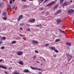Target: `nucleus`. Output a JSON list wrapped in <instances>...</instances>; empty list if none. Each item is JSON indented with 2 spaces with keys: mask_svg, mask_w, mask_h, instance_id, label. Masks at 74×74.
Wrapping results in <instances>:
<instances>
[{
  "mask_svg": "<svg viewBox=\"0 0 74 74\" xmlns=\"http://www.w3.org/2000/svg\"><path fill=\"white\" fill-rule=\"evenodd\" d=\"M74 10L73 9H70L68 11V12L69 15H72V14L74 12Z\"/></svg>",
  "mask_w": 74,
  "mask_h": 74,
  "instance_id": "obj_1",
  "label": "nucleus"
},
{
  "mask_svg": "<svg viewBox=\"0 0 74 74\" xmlns=\"http://www.w3.org/2000/svg\"><path fill=\"white\" fill-rule=\"evenodd\" d=\"M30 67L32 69V70H40V71H41V70L42 71V69H38L37 67H33L32 66H30Z\"/></svg>",
  "mask_w": 74,
  "mask_h": 74,
  "instance_id": "obj_2",
  "label": "nucleus"
},
{
  "mask_svg": "<svg viewBox=\"0 0 74 74\" xmlns=\"http://www.w3.org/2000/svg\"><path fill=\"white\" fill-rule=\"evenodd\" d=\"M55 3V1H53L49 3V4H48L47 5V6H48V7L51 6L53 5V4H54Z\"/></svg>",
  "mask_w": 74,
  "mask_h": 74,
  "instance_id": "obj_3",
  "label": "nucleus"
},
{
  "mask_svg": "<svg viewBox=\"0 0 74 74\" xmlns=\"http://www.w3.org/2000/svg\"><path fill=\"white\" fill-rule=\"evenodd\" d=\"M35 19H30L29 20L30 22H31L32 23H34L35 22Z\"/></svg>",
  "mask_w": 74,
  "mask_h": 74,
  "instance_id": "obj_4",
  "label": "nucleus"
},
{
  "mask_svg": "<svg viewBox=\"0 0 74 74\" xmlns=\"http://www.w3.org/2000/svg\"><path fill=\"white\" fill-rule=\"evenodd\" d=\"M0 68H2V69H4L5 70H7V67L4 66H3V65H0Z\"/></svg>",
  "mask_w": 74,
  "mask_h": 74,
  "instance_id": "obj_5",
  "label": "nucleus"
},
{
  "mask_svg": "<svg viewBox=\"0 0 74 74\" xmlns=\"http://www.w3.org/2000/svg\"><path fill=\"white\" fill-rule=\"evenodd\" d=\"M57 23L58 24H59V23H61V22H62V20L57 19Z\"/></svg>",
  "mask_w": 74,
  "mask_h": 74,
  "instance_id": "obj_6",
  "label": "nucleus"
},
{
  "mask_svg": "<svg viewBox=\"0 0 74 74\" xmlns=\"http://www.w3.org/2000/svg\"><path fill=\"white\" fill-rule=\"evenodd\" d=\"M24 73H31V72H30L27 69L24 70Z\"/></svg>",
  "mask_w": 74,
  "mask_h": 74,
  "instance_id": "obj_7",
  "label": "nucleus"
},
{
  "mask_svg": "<svg viewBox=\"0 0 74 74\" xmlns=\"http://www.w3.org/2000/svg\"><path fill=\"white\" fill-rule=\"evenodd\" d=\"M3 6H4V3L2 4V3H0V8H3Z\"/></svg>",
  "mask_w": 74,
  "mask_h": 74,
  "instance_id": "obj_8",
  "label": "nucleus"
},
{
  "mask_svg": "<svg viewBox=\"0 0 74 74\" xmlns=\"http://www.w3.org/2000/svg\"><path fill=\"white\" fill-rule=\"evenodd\" d=\"M69 3L67 2H65L63 3L62 5H64L65 6H66V5H69Z\"/></svg>",
  "mask_w": 74,
  "mask_h": 74,
  "instance_id": "obj_9",
  "label": "nucleus"
},
{
  "mask_svg": "<svg viewBox=\"0 0 74 74\" xmlns=\"http://www.w3.org/2000/svg\"><path fill=\"white\" fill-rule=\"evenodd\" d=\"M1 41H3V40H5V39H6V38L5 37H1Z\"/></svg>",
  "mask_w": 74,
  "mask_h": 74,
  "instance_id": "obj_10",
  "label": "nucleus"
},
{
  "mask_svg": "<svg viewBox=\"0 0 74 74\" xmlns=\"http://www.w3.org/2000/svg\"><path fill=\"white\" fill-rule=\"evenodd\" d=\"M22 18H23V15H20L19 16V21H20V20H21V19Z\"/></svg>",
  "mask_w": 74,
  "mask_h": 74,
  "instance_id": "obj_11",
  "label": "nucleus"
},
{
  "mask_svg": "<svg viewBox=\"0 0 74 74\" xmlns=\"http://www.w3.org/2000/svg\"><path fill=\"white\" fill-rule=\"evenodd\" d=\"M50 48L51 50H54V51H55V50L56 49V48L55 47H50Z\"/></svg>",
  "mask_w": 74,
  "mask_h": 74,
  "instance_id": "obj_12",
  "label": "nucleus"
},
{
  "mask_svg": "<svg viewBox=\"0 0 74 74\" xmlns=\"http://www.w3.org/2000/svg\"><path fill=\"white\" fill-rule=\"evenodd\" d=\"M32 42L34 43H35V44H38V41H36V40H32Z\"/></svg>",
  "mask_w": 74,
  "mask_h": 74,
  "instance_id": "obj_13",
  "label": "nucleus"
},
{
  "mask_svg": "<svg viewBox=\"0 0 74 74\" xmlns=\"http://www.w3.org/2000/svg\"><path fill=\"white\" fill-rule=\"evenodd\" d=\"M62 11L60 10H58L57 11V12L56 13V14H58V13H60V12Z\"/></svg>",
  "mask_w": 74,
  "mask_h": 74,
  "instance_id": "obj_14",
  "label": "nucleus"
},
{
  "mask_svg": "<svg viewBox=\"0 0 74 74\" xmlns=\"http://www.w3.org/2000/svg\"><path fill=\"white\" fill-rule=\"evenodd\" d=\"M7 14V12H3L2 14V15L3 16H5Z\"/></svg>",
  "mask_w": 74,
  "mask_h": 74,
  "instance_id": "obj_15",
  "label": "nucleus"
},
{
  "mask_svg": "<svg viewBox=\"0 0 74 74\" xmlns=\"http://www.w3.org/2000/svg\"><path fill=\"white\" fill-rule=\"evenodd\" d=\"M66 45H68L69 46H71V43L69 42H67L66 43Z\"/></svg>",
  "mask_w": 74,
  "mask_h": 74,
  "instance_id": "obj_16",
  "label": "nucleus"
},
{
  "mask_svg": "<svg viewBox=\"0 0 74 74\" xmlns=\"http://www.w3.org/2000/svg\"><path fill=\"white\" fill-rule=\"evenodd\" d=\"M19 64H21V65H23V62L22 61H20L19 62Z\"/></svg>",
  "mask_w": 74,
  "mask_h": 74,
  "instance_id": "obj_17",
  "label": "nucleus"
},
{
  "mask_svg": "<svg viewBox=\"0 0 74 74\" xmlns=\"http://www.w3.org/2000/svg\"><path fill=\"white\" fill-rule=\"evenodd\" d=\"M23 54V52L22 51H19V55H22Z\"/></svg>",
  "mask_w": 74,
  "mask_h": 74,
  "instance_id": "obj_18",
  "label": "nucleus"
},
{
  "mask_svg": "<svg viewBox=\"0 0 74 74\" xmlns=\"http://www.w3.org/2000/svg\"><path fill=\"white\" fill-rule=\"evenodd\" d=\"M8 7H10V9H11V10H12V9L14 10V9H15V6H14V7H12V8H11V6H9Z\"/></svg>",
  "mask_w": 74,
  "mask_h": 74,
  "instance_id": "obj_19",
  "label": "nucleus"
},
{
  "mask_svg": "<svg viewBox=\"0 0 74 74\" xmlns=\"http://www.w3.org/2000/svg\"><path fill=\"white\" fill-rule=\"evenodd\" d=\"M7 15H6L5 16V17H3V19L4 20H7Z\"/></svg>",
  "mask_w": 74,
  "mask_h": 74,
  "instance_id": "obj_20",
  "label": "nucleus"
},
{
  "mask_svg": "<svg viewBox=\"0 0 74 74\" xmlns=\"http://www.w3.org/2000/svg\"><path fill=\"white\" fill-rule=\"evenodd\" d=\"M16 41H13L11 42V44H15V43H16Z\"/></svg>",
  "mask_w": 74,
  "mask_h": 74,
  "instance_id": "obj_21",
  "label": "nucleus"
},
{
  "mask_svg": "<svg viewBox=\"0 0 74 74\" xmlns=\"http://www.w3.org/2000/svg\"><path fill=\"white\" fill-rule=\"evenodd\" d=\"M60 41V39H56L55 40L56 42H58V41Z\"/></svg>",
  "mask_w": 74,
  "mask_h": 74,
  "instance_id": "obj_22",
  "label": "nucleus"
},
{
  "mask_svg": "<svg viewBox=\"0 0 74 74\" xmlns=\"http://www.w3.org/2000/svg\"><path fill=\"white\" fill-rule=\"evenodd\" d=\"M58 7V5H57L54 7V9H56V8H57V7Z\"/></svg>",
  "mask_w": 74,
  "mask_h": 74,
  "instance_id": "obj_23",
  "label": "nucleus"
},
{
  "mask_svg": "<svg viewBox=\"0 0 74 74\" xmlns=\"http://www.w3.org/2000/svg\"><path fill=\"white\" fill-rule=\"evenodd\" d=\"M14 74H19V72L15 71L14 72Z\"/></svg>",
  "mask_w": 74,
  "mask_h": 74,
  "instance_id": "obj_24",
  "label": "nucleus"
},
{
  "mask_svg": "<svg viewBox=\"0 0 74 74\" xmlns=\"http://www.w3.org/2000/svg\"><path fill=\"white\" fill-rule=\"evenodd\" d=\"M64 0H60V4H62L63 3Z\"/></svg>",
  "mask_w": 74,
  "mask_h": 74,
  "instance_id": "obj_25",
  "label": "nucleus"
},
{
  "mask_svg": "<svg viewBox=\"0 0 74 74\" xmlns=\"http://www.w3.org/2000/svg\"><path fill=\"white\" fill-rule=\"evenodd\" d=\"M54 51L55 52H56V53H58V52H59V51H58V50H57L56 49L54 50Z\"/></svg>",
  "mask_w": 74,
  "mask_h": 74,
  "instance_id": "obj_26",
  "label": "nucleus"
},
{
  "mask_svg": "<svg viewBox=\"0 0 74 74\" xmlns=\"http://www.w3.org/2000/svg\"><path fill=\"white\" fill-rule=\"evenodd\" d=\"M59 30H60V31L61 32V33H64V31H63L62 30H61V29H59Z\"/></svg>",
  "mask_w": 74,
  "mask_h": 74,
  "instance_id": "obj_27",
  "label": "nucleus"
},
{
  "mask_svg": "<svg viewBox=\"0 0 74 74\" xmlns=\"http://www.w3.org/2000/svg\"><path fill=\"white\" fill-rule=\"evenodd\" d=\"M45 45L46 47H48L49 45V43H47L45 44Z\"/></svg>",
  "mask_w": 74,
  "mask_h": 74,
  "instance_id": "obj_28",
  "label": "nucleus"
},
{
  "mask_svg": "<svg viewBox=\"0 0 74 74\" xmlns=\"http://www.w3.org/2000/svg\"><path fill=\"white\" fill-rule=\"evenodd\" d=\"M40 10H44V8H40L39 9Z\"/></svg>",
  "mask_w": 74,
  "mask_h": 74,
  "instance_id": "obj_29",
  "label": "nucleus"
},
{
  "mask_svg": "<svg viewBox=\"0 0 74 74\" xmlns=\"http://www.w3.org/2000/svg\"><path fill=\"white\" fill-rule=\"evenodd\" d=\"M24 25H25V24L24 23H21L20 25V26H24Z\"/></svg>",
  "mask_w": 74,
  "mask_h": 74,
  "instance_id": "obj_30",
  "label": "nucleus"
},
{
  "mask_svg": "<svg viewBox=\"0 0 74 74\" xmlns=\"http://www.w3.org/2000/svg\"><path fill=\"white\" fill-rule=\"evenodd\" d=\"M5 48V47H4V46H2L1 47V49H4Z\"/></svg>",
  "mask_w": 74,
  "mask_h": 74,
  "instance_id": "obj_31",
  "label": "nucleus"
},
{
  "mask_svg": "<svg viewBox=\"0 0 74 74\" xmlns=\"http://www.w3.org/2000/svg\"><path fill=\"white\" fill-rule=\"evenodd\" d=\"M49 12H46V14H47V15H49Z\"/></svg>",
  "mask_w": 74,
  "mask_h": 74,
  "instance_id": "obj_32",
  "label": "nucleus"
},
{
  "mask_svg": "<svg viewBox=\"0 0 74 74\" xmlns=\"http://www.w3.org/2000/svg\"><path fill=\"white\" fill-rule=\"evenodd\" d=\"M19 35H20V36H21V37H24V36H25V35H24L20 34Z\"/></svg>",
  "mask_w": 74,
  "mask_h": 74,
  "instance_id": "obj_33",
  "label": "nucleus"
},
{
  "mask_svg": "<svg viewBox=\"0 0 74 74\" xmlns=\"http://www.w3.org/2000/svg\"><path fill=\"white\" fill-rule=\"evenodd\" d=\"M23 7L24 8H27V6L26 5H23Z\"/></svg>",
  "mask_w": 74,
  "mask_h": 74,
  "instance_id": "obj_34",
  "label": "nucleus"
},
{
  "mask_svg": "<svg viewBox=\"0 0 74 74\" xmlns=\"http://www.w3.org/2000/svg\"><path fill=\"white\" fill-rule=\"evenodd\" d=\"M49 0H45V1L43 2V3H46L47 1H48Z\"/></svg>",
  "mask_w": 74,
  "mask_h": 74,
  "instance_id": "obj_35",
  "label": "nucleus"
},
{
  "mask_svg": "<svg viewBox=\"0 0 74 74\" xmlns=\"http://www.w3.org/2000/svg\"><path fill=\"white\" fill-rule=\"evenodd\" d=\"M35 52L36 53H38V51L37 50H36L35 51Z\"/></svg>",
  "mask_w": 74,
  "mask_h": 74,
  "instance_id": "obj_36",
  "label": "nucleus"
},
{
  "mask_svg": "<svg viewBox=\"0 0 74 74\" xmlns=\"http://www.w3.org/2000/svg\"><path fill=\"white\" fill-rule=\"evenodd\" d=\"M10 4H12V0H10Z\"/></svg>",
  "mask_w": 74,
  "mask_h": 74,
  "instance_id": "obj_37",
  "label": "nucleus"
},
{
  "mask_svg": "<svg viewBox=\"0 0 74 74\" xmlns=\"http://www.w3.org/2000/svg\"><path fill=\"white\" fill-rule=\"evenodd\" d=\"M27 0H21V1H24V2H25Z\"/></svg>",
  "mask_w": 74,
  "mask_h": 74,
  "instance_id": "obj_38",
  "label": "nucleus"
},
{
  "mask_svg": "<svg viewBox=\"0 0 74 74\" xmlns=\"http://www.w3.org/2000/svg\"><path fill=\"white\" fill-rule=\"evenodd\" d=\"M69 57L71 58H73V56L71 55H69Z\"/></svg>",
  "mask_w": 74,
  "mask_h": 74,
  "instance_id": "obj_39",
  "label": "nucleus"
},
{
  "mask_svg": "<svg viewBox=\"0 0 74 74\" xmlns=\"http://www.w3.org/2000/svg\"><path fill=\"white\" fill-rule=\"evenodd\" d=\"M36 26H37V27H40V25H36Z\"/></svg>",
  "mask_w": 74,
  "mask_h": 74,
  "instance_id": "obj_40",
  "label": "nucleus"
},
{
  "mask_svg": "<svg viewBox=\"0 0 74 74\" xmlns=\"http://www.w3.org/2000/svg\"><path fill=\"white\" fill-rule=\"evenodd\" d=\"M20 30H23V29L22 28V27H20Z\"/></svg>",
  "mask_w": 74,
  "mask_h": 74,
  "instance_id": "obj_41",
  "label": "nucleus"
},
{
  "mask_svg": "<svg viewBox=\"0 0 74 74\" xmlns=\"http://www.w3.org/2000/svg\"><path fill=\"white\" fill-rule=\"evenodd\" d=\"M66 56L67 57H69V56H70V55H69V54H67Z\"/></svg>",
  "mask_w": 74,
  "mask_h": 74,
  "instance_id": "obj_42",
  "label": "nucleus"
},
{
  "mask_svg": "<svg viewBox=\"0 0 74 74\" xmlns=\"http://www.w3.org/2000/svg\"><path fill=\"white\" fill-rule=\"evenodd\" d=\"M36 58H37V57H36V56H34V59H36Z\"/></svg>",
  "mask_w": 74,
  "mask_h": 74,
  "instance_id": "obj_43",
  "label": "nucleus"
},
{
  "mask_svg": "<svg viewBox=\"0 0 74 74\" xmlns=\"http://www.w3.org/2000/svg\"><path fill=\"white\" fill-rule=\"evenodd\" d=\"M2 60H3L0 59V62H2Z\"/></svg>",
  "mask_w": 74,
  "mask_h": 74,
  "instance_id": "obj_44",
  "label": "nucleus"
},
{
  "mask_svg": "<svg viewBox=\"0 0 74 74\" xmlns=\"http://www.w3.org/2000/svg\"><path fill=\"white\" fill-rule=\"evenodd\" d=\"M27 30H28V31H30V29H27Z\"/></svg>",
  "mask_w": 74,
  "mask_h": 74,
  "instance_id": "obj_45",
  "label": "nucleus"
},
{
  "mask_svg": "<svg viewBox=\"0 0 74 74\" xmlns=\"http://www.w3.org/2000/svg\"><path fill=\"white\" fill-rule=\"evenodd\" d=\"M44 11H43L42 12V14H44Z\"/></svg>",
  "mask_w": 74,
  "mask_h": 74,
  "instance_id": "obj_46",
  "label": "nucleus"
},
{
  "mask_svg": "<svg viewBox=\"0 0 74 74\" xmlns=\"http://www.w3.org/2000/svg\"><path fill=\"white\" fill-rule=\"evenodd\" d=\"M4 73H5V74H7V72L5 71H4Z\"/></svg>",
  "mask_w": 74,
  "mask_h": 74,
  "instance_id": "obj_47",
  "label": "nucleus"
},
{
  "mask_svg": "<svg viewBox=\"0 0 74 74\" xmlns=\"http://www.w3.org/2000/svg\"><path fill=\"white\" fill-rule=\"evenodd\" d=\"M40 0L42 1V2H43V1H44V0Z\"/></svg>",
  "mask_w": 74,
  "mask_h": 74,
  "instance_id": "obj_48",
  "label": "nucleus"
},
{
  "mask_svg": "<svg viewBox=\"0 0 74 74\" xmlns=\"http://www.w3.org/2000/svg\"><path fill=\"white\" fill-rule=\"evenodd\" d=\"M67 48L68 49H70V47H67Z\"/></svg>",
  "mask_w": 74,
  "mask_h": 74,
  "instance_id": "obj_49",
  "label": "nucleus"
},
{
  "mask_svg": "<svg viewBox=\"0 0 74 74\" xmlns=\"http://www.w3.org/2000/svg\"><path fill=\"white\" fill-rule=\"evenodd\" d=\"M60 74H62V72H60Z\"/></svg>",
  "mask_w": 74,
  "mask_h": 74,
  "instance_id": "obj_50",
  "label": "nucleus"
},
{
  "mask_svg": "<svg viewBox=\"0 0 74 74\" xmlns=\"http://www.w3.org/2000/svg\"><path fill=\"white\" fill-rule=\"evenodd\" d=\"M1 43H3V42H0V44H1Z\"/></svg>",
  "mask_w": 74,
  "mask_h": 74,
  "instance_id": "obj_51",
  "label": "nucleus"
},
{
  "mask_svg": "<svg viewBox=\"0 0 74 74\" xmlns=\"http://www.w3.org/2000/svg\"><path fill=\"white\" fill-rule=\"evenodd\" d=\"M43 60H44V61H45V60L44 58H43Z\"/></svg>",
  "mask_w": 74,
  "mask_h": 74,
  "instance_id": "obj_52",
  "label": "nucleus"
},
{
  "mask_svg": "<svg viewBox=\"0 0 74 74\" xmlns=\"http://www.w3.org/2000/svg\"><path fill=\"white\" fill-rule=\"evenodd\" d=\"M39 74H42V73L41 72H39Z\"/></svg>",
  "mask_w": 74,
  "mask_h": 74,
  "instance_id": "obj_53",
  "label": "nucleus"
},
{
  "mask_svg": "<svg viewBox=\"0 0 74 74\" xmlns=\"http://www.w3.org/2000/svg\"><path fill=\"white\" fill-rule=\"evenodd\" d=\"M17 54L18 55H19V52L17 53Z\"/></svg>",
  "mask_w": 74,
  "mask_h": 74,
  "instance_id": "obj_54",
  "label": "nucleus"
},
{
  "mask_svg": "<svg viewBox=\"0 0 74 74\" xmlns=\"http://www.w3.org/2000/svg\"><path fill=\"white\" fill-rule=\"evenodd\" d=\"M9 69H12V68H9Z\"/></svg>",
  "mask_w": 74,
  "mask_h": 74,
  "instance_id": "obj_55",
  "label": "nucleus"
},
{
  "mask_svg": "<svg viewBox=\"0 0 74 74\" xmlns=\"http://www.w3.org/2000/svg\"><path fill=\"white\" fill-rule=\"evenodd\" d=\"M37 63H40V62L39 61H38L37 62Z\"/></svg>",
  "mask_w": 74,
  "mask_h": 74,
  "instance_id": "obj_56",
  "label": "nucleus"
},
{
  "mask_svg": "<svg viewBox=\"0 0 74 74\" xmlns=\"http://www.w3.org/2000/svg\"><path fill=\"white\" fill-rule=\"evenodd\" d=\"M12 1L14 2V1H15V0H12Z\"/></svg>",
  "mask_w": 74,
  "mask_h": 74,
  "instance_id": "obj_57",
  "label": "nucleus"
},
{
  "mask_svg": "<svg viewBox=\"0 0 74 74\" xmlns=\"http://www.w3.org/2000/svg\"><path fill=\"white\" fill-rule=\"evenodd\" d=\"M70 2H73V1H72V0H71V1H70Z\"/></svg>",
  "mask_w": 74,
  "mask_h": 74,
  "instance_id": "obj_58",
  "label": "nucleus"
},
{
  "mask_svg": "<svg viewBox=\"0 0 74 74\" xmlns=\"http://www.w3.org/2000/svg\"><path fill=\"white\" fill-rule=\"evenodd\" d=\"M29 1H33V0H29Z\"/></svg>",
  "mask_w": 74,
  "mask_h": 74,
  "instance_id": "obj_59",
  "label": "nucleus"
},
{
  "mask_svg": "<svg viewBox=\"0 0 74 74\" xmlns=\"http://www.w3.org/2000/svg\"><path fill=\"white\" fill-rule=\"evenodd\" d=\"M40 59H42V57H40Z\"/></svg>",
  "mask_w": 74,
  "mask_h": 74,
  "instance_id": "obj_60",
  "label": "nucleus"
},
{
  "mask_svg": "<svg viewBox=\"0 0 74 74\" xmlns=\"http://www.w3.org/2000/svg\"><path fill=\"white\" fill-rule=\"evenodd\" d=\"M10 63H12V62H11V61H10Z\"/></svg>",
  "mask_w": 74,
  "mask_h": 74,
  "instance_id": "obj_61",
  "label": "nucleus"
},
{
  "mask_svg": "<svg viewBox=\"0 0 74 74\" xmlns=\"http://www.w3.org/2000/svg\"><path fill=\"white\" fill-rule=\"evenodd\" d=\"M73 24H74V21H73Z\"/></svg>",
  "mask_w": 74,
  "mask_h": 74,
  "instance_id": "obj_62",
  "label": "nucleus"
},
{
  "mask_svg": "<svg viewBox=\"0 0 74 74\" xmlns=\"http://www.w3.org/2000/svg\"><path fill=\"white\" fill-rule=\"evenodd\" d=\"M40 26H42L41 24H40Z\"/></svg>",
  "mask_w": 74,
  "mask_h": 74,
  "instance_id": "obj_63",
  "label": "nucleus"
},
{
  "mask_svg": "<svg viewBox=\"0 0 74 74\" xmlns=\"http://www.w3.org/2000/svg\"><path fill=\"white\" fill-rule=\"evenodd\" d=\"M3 1H5V0H3Z\"/></svg>",
  "mask_w": 74,
  "mask_h": 74,
  "instance_id": "obj_64",
  "label": "nucleus"
}]
</instances>
